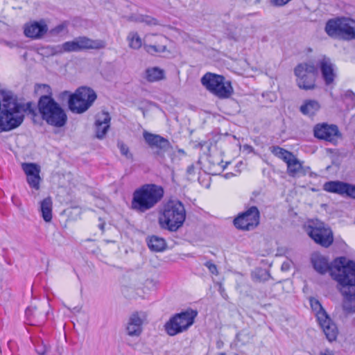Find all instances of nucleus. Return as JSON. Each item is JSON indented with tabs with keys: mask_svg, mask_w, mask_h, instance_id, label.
Returning <instances> with one entry per match:
<instances>
[{
	"mask_svg": "<svg viewBox=\"0 0 355 355\" xmlns=\"http://www.w3.org/2000/svg\"><path fill=\"white\" fill-rule=\"evenodd\" d=\"M26 109L12 92L0 90V132L19 127L24 121Z\"/></svg>",
	"mask_w": 355,
	"mask_h": 355,
	"instance_id": "f03ea898",
	"label": "nucleus"
},
{
	"mask_svg": "<svg viewBox=\"0 0 355 355\" xmlns=\"http://www.w3.org/2000/svg\"><path fill=\"white\" fill-rule=\"evenodd\" d=\"M286 164L288 173L291 176L294 177L300 173H305L302 163L295 155L286 162Z\"/></svg>",
	"mask_w": 355,
	"mask_h": 355,
	"instance_id": "4be33fe9",
	"label": "nucleus"
},
{
	"mask_svg": "<svg viewBox=\"0 0 355 355\" xmlns=\"http://www.w3.org/2000/svg\"><path fill=\"white\" fill-rule=\"evenodd\" d=\"M318 321L327 339L329 341L334 340L337 336L338 329L327 313L321 312L319 313Z\"/></svg>",
	"mask_w": 355,
	"mask_h": 355,
	"instance_id": "a211bd4d",
	"label": "nucleus"
},
{
	"mask_svg": "<svg viewBox=\"0 0 355 355\" xmlns=\"http://www.w3.org/2000/svg\"><path fill=\"white\" fill-rule=\"evenodd\" d=\"M126 342H127V344H128V345H130V346H133V344L130 342V340H127V341H126Z\"/></svg>",
	"mask_w": 355,
	"mask_h": 355,
	"instance_id": "603ef678",
	"label": "nucleus"
},
{
	"mask_svg": "<svg viewBox=\"0 0 355 355\" xmlns=\"http://www.w3.org/2000/svg\"><path fill=\"white\" fill-rule=\"evenodd\" d=\"M128 46L132 49H139L142 46V40L137 32L131 31L127 36Z\"/></svg>",
	"mask_w": 355,
	"mask_h": 355,
	"instance_id": "cd10ccee",
	"label": "nucleus"
},
{
	"mask_svg": "<svg viewBox=\"0 0 355 355\" xmlns=\"http://www.w3.org/2000/svg\"><path fill=\"white\" fill-rule=\"evenodd\" d=\"M129 19L135 22L145 23L148 25H156L157 24L156 19L148 15H132Z\"/></svg>",
	"mask_w": 355,
	"mask_h": 355,
	"instance_id": "7c9ffc66",
	"label": "nucleus"
},
{
	"mask_svg": "<svg viewBox=\"0 0 355 355\" xmlns=\"http://www.w3.org/2000/svg\"><path fill=\"white\" fill-rule=\"evenodd\" d=\"M310 304L312 308V309L316 312V316L318 319V315L321 312L326 313L325 311L323 309L322 305L320 304V302L314 298L310 299Z\"/></svg>",
	"mask_w": 355,
	"mask_h": 355,
	"instance_id": "e433bc0d",
	"label": "nucleus"
},
{
	"mask_svg": "<svg viewBox=\"0 0 355 355\" xmlns=\"http://www.w3.org/2000/svg\"><path fill=\"white\" fill-rule=\"evenodd\" d=\"M148 248L155 252H162L166 248L165 240L157 236H152L148 240Z\"/></svg>",
	"mask_w": 355,
	"mask_h": 355,
	"instance_id": "a878e982",
	"label": "nucleus"
},
{
	"mask_svg": "<svg viewBox=\"0 0 355 355\" xmlns=\"http://www.w3.org/2000/svg\"><path fill=\"white\" fill-rule=\"evenodd\" d=\"M314 269L320 274L329 272L338 283V288L343 296V309L347 313H355V261L345 257L336 258L331 266L327 259L315 254L311 258Z\"/></svg>",
	"mask_w": 355,
	"mask_h": 355,
	"instance_id": "f257e3e1",
	"label": "nucleus"
},
{
	"mask_svg": "<svg viewBox=\"0 0 355 355\" xmlns=\"http://www.w3.org/2000/svg\"><path fill=\"white\" fill-rule=\"evenodd\" d=\"M35 351L38 355H51L50 347L47 343L42 339H37L35 342Z\"/></svg>",
	"mask_w": 355,
	"mask_h": 355,
	"instance_id": "2f4dec72",
	"label": "nucleus"
},
{
	"mask_svg": "<svg viewBox=\"0 0 355 355\" xmlns=\"http://www.w3.org/2000/svg\"><path fill=\"white\" fill-rule=\"evenodd\" d=\"M95 92L87 87H81L70 96L68 105L70 110L76 114L86 112L96 99Z\"/></svg>",
	"mask_w": 355,
	"mask_h": 355,
	"instance_id": "9d476101",
	"label": "nucleus"
},
{
	"mask_svg": "<svg viewBox=\"0 0 355 355\" xmlns=\"http://www.w3.org/2000/svg\"><path fill=\"white\" fill-rule=\"evenodd\" d=\"M76 39L78 44L79 51L89 49H102L106 46L105 42L102 40H92L86 36L78 37Z\"/></svg>",
	"mask_w": 355,
	"mask_h": 355,
	"instance_id": "412c9836",
	"label": "nucleus"
},
{
	"mask_svg": "<svg viewBox=\"0 0 355 355\" xmlns=\"http://www.w3.org/2000/svg\"><path fill=\"white\" fill-rule=\"evenodd\" d=\"M205 266L209 269V272L213 275H218V270L216 266L211 261H208L205 263Z\"/></svg>",
	"mask_w": 355,
	"mask_h": 355,
	"instance_id": "ea45409f",
	"label": "nucleus"
},
{
	"mask_svg": "<svg viewBox=\"0 0 355 355\" xmlns=\"http://www.w3.org/2000/svg\"><path fill=\"white\" fill-rule=\"evenodd\" d=\"M147 315L144 311L132 313L125 324V334L130 338H139L143 332V326Z\"/></svg>",
	"mask_w": 355,
	"mask_h": 355,
	"instance_id": "ddd939ff",
	"label": "nucleus"
},
{
	"mask_svg": "<svg viewBox=\"0 0 355 355\" xmlns=\"http://www.w3.org/2000/svg\"><path fill=\"white\" fill-rule=\"evenodd\" d=\"M68 22L64 21L62 24L56 26L53 28H51L49 33L52 36H57L62 33H67Z\"/></svg>",
	"mask_w": 355,
	"mask_h": 355,
	"instance_id": "72a5a7b5",
	"label": "nucleus"
},
{
	"mask_svg": "<svg viewBox=\"0 0 355 355\" xmlns=\"http://www.w3.org/2000/svg\"><path fill=\"white\" fill-rule=\"evenodd\" d=\"M164 193V189L161 186L146 184L134 191L131 208L137 213H145L162 199Z\"/></svg>",
	"mask_w": 355,
	"mask_h": 355,
	"instance_id": "7ed1b4c3",
	"label": "nucleus"
},
{
	"mask_svg": "<svg viewBox=\"0 0 355 355\" xmlns=\"http://www.w3.org/2000/svg\"><path fill=\"white\" fill-rule=\"evenodd\" d=\"M260 213L255 206L250 207L241 213L234 220V224L238 229L251 230L259 224Z\"/></svg>",
	"mask_w": 355,
	"mask_h": 355,
	"instance_id": "f8f14e48",
	"label": "nucleus"
},
{
	"mask_svg": "<svg viewBox=\"0 0 355 355\" xmlns=\"http://www.w3.org/2000/svg\"><path fill=\"white\" fill-rule=\"evenodd\" d=\"M320 355H333V354L331 351L326 349L323 352H321Z\"/></svg>",
	"mask_w": 355,
	"mask_h": 355,
	"instance_id": "49530a36",
	"label": "nucleus"
},
{
	"mask_svg": "<svg viewBox=\"0 0 355 355\" xmlns=\"http://www.w3.org/2000/svg\"><path fill=\"white\" fill-rule=\"evenodd\" d=\"M72 94H71L69 91H64L59 94V98L61 100H64L65 98H67L69 101L70 96H72Z\"/></svg>",
	"mask_w": 355,
	"mask_h": 355,
	"instance_id": "37998d69",
	"label": "nucleus"
},
{
	"mask_svg": "<svg viewBox=\"0 0 355 355\" xmlns=\"http://www.w3.org/2000/svg\"><path fill=\"white\" fill-rule=\"evenodd\" d=\"M35 310H36L35 307H28V308H27L26 311H25L26 315L28 318H30L31 315L35 314Z\"/></svg>",
	"mask_w": 355,
	"mask_h": 355,
	"instance_id": "c03bdc74",
	"label": "nucleus"
},
{
	"mask_svg": "<svg viewBox=\"0 0 355 355\" xmlns=\"http://www.w3.org/2000/svg\"><path fill=\"white\" fill-rule=\"evenodd\" d=\"M319 67L325 84L327 85L331 84L336 76L335 64L331 62L330 58L324 56L319 61Z\"/></svg>",
	"mask_w": 355,
	"mask_h": 355,
	"instance_id": "6ab92c4d",
	"label": "nucleus"
},
{
	"mask_svg": "<svg viewBox=\"0 0 355 355\" xmlns=\"http://www.w3.org/2000/svg\"><path fill=\"white\" fill-rule=\"evenodd\" d=\"M185 218L184 205L179 200H169L164 206L159 223L162 228L175 232L182 226Z\"/></svg>",
	"mask_w": 355,
	"mask_h": 355,
	"instance_id": "39448f33",
	"label": "nucleus"
},
{
	"mask_svg": "<svg viewBox=\"0 0 355 355\" xmlns=\"http://www.w3.org/2000/svg\"><path fill=\"white\" fill-rule=\"evenodd\" d=\"M347 187V183L339 181H329L324 184V190L331 193L338 194H345V189Z\"/></svg>",
	"mask_w": 355,
	"mask_h": 355,
	"instance_id": "b1692460",
	"label": "nucleus"
},
{
	"mask_svg": "<svg viewBox=\"0 0 355 355\" xmlns=\"http://www.w3.org/2000/svg\"><path fill=\"white\" fill-rule=\"evenodd\" d=\"M146 79L150 82L158 81L164 78V71L159 67H152L146 71Z\"/></svg>",
	"mask_w": 355,
	"mask_h": 355,
	"instance_id": "bb28decb",
	"label": "nucleus"
},
{
	"mask_svg": "<svg viewBox=\"0 0 355 355\" xmlns=\"http://www.w3.org/2000/svg\"><path fill=\"white\" fill-rule=\"evenodd\" d=\"M187 172L189 175H192L195 172V167L193 165H190L187 167Z\"/></svg>",
	"mask_w": 355,
	"mask_h": 355,
	"instance_id": "a18cd8bd",
	"label": "nucleus"
},
{
	"mask_svg": "<svg viewBox=\"0 0 355 355\" xmlns=\"http://www.w3.org/2000/svg\"><path fill=\"white\" fill-rule=\"evenodd\" d=\"M345 194L355 198V186L347 184V187L345 189Z\"/></svg>",
	"mask_w": 355,
	"mask_h": 355,
	"instance_id": "a19ab883",
	"label": "nucleus"
},
{
	"mask_svg": "<svg viewBox=\"0 0 355 355\" xmlns=\"http://www.w3.org/2000/svg\"><path fill=\"white\" fill-rule=\"evenodd\" d=\"M144 139L151 148H155L156 154L160 155L171 148L169 141L163 137L144 131Z\"/></svg>",
	"mask_w": 355,
	"mask_h": 355,
	"instance_id": "2eb2a0df",
	"label": "nucleus"
},
{
	"mask_svg": "<svg viewBox=\"0 0 355 355\" xmlns=\"http://www.w3.org/2000/svg\"><path fill=\"white\" fill-rule=\"evenodd\" d=\"M37 106L42 119L49 125L61 128L66 124L67 116L64 110L50 95L42 96Z\"/></svg>",
	"mask_w": 355,
	"mask_h": 355,
	"instance_id": "20e7f679",
	"label": "nucleus"
},
{
	"mask_svg": "<svg viewBox=\"0 0 355 355\" xmlns=\"http://www.w3.org/2000/svg\"><path fill=\"white\" fill-rule=\"evenodd\" d=\"M297 76V84L301 89L305 90L313 89L315 87V78L317 69L312 64L301 63L294 69Z\"/></svg>",
	"mask_w": 355,
	"mask_h": 355,
	"instance_id": "9b49d317",
	"label": "nucleus"
},
{
	"mask_svg": "<svg viewBox=\"0 0 355 355\" xmlns=\"http://www.w3.org/2000/svg\"><path fill=\"white\" fill-rule=\"evenodd\" d=\"M117 146L123 155L128 159H132V155L129 152V148L125 144L119 142Z\"/></svg>",
	"mask_w": 355,
	"mask_h": 355,
	"instance_id": "58836bf2",
	"label": "nucleus"
},
{
	"mask_svg": "<svg viewBox=\"0 0 355 355\" xmlns=\"http://www.w3.org/2000/svg\"><path fill=\"white\" fill-rule=\"evenodd\" d=\"M104 225H105V223H101L99 224V228L101 230H104Z\"/></svg>",
	"mask_w": 355,
	"mask_h": 355,
	"instance_id": "3c124183",
	"label": "nucleus"
},
{
	"mask_svg": "<svg viewBox=\"0 0 355 355\" xmlns=\"http://www.w3.org/2000/svg\"><path fill=\"white\" fill-rule=\"evenodd\" d=\"M44 87H46L48 89V91L50 90V87L49 85H44Z\"/></svg>",
	"mask_w": 355,
	"mask_h": 355,
	"instance_id": "6e6d98bb",
	"label": "nucleus"
},
{
	"mask_svg": "<svg viewBox=\"0 0 355 355\" xmlns=\"http://www.w3.org/2000/svg\"><path fill=\"white\" fill-rule=\"evenodd\" d=\"M289 268V264L288 263H284L282 266V270H287Z\"/></svg>",
	"mask_w": 355,
	"mask_h": 355,
	"instance_id": "8fccbe9b",
	"label": "nucleus"
},
{
	"mask_svg": "<svg viewBox=\"0 0 355 355\" xmlns=\"http://www.w3.org/2000/svg\"><path fill=\"white\" fill-rule=\"evenodd\" d=\"M209 173L215 175H219L221 172H223L229 164L228 162H226L225 164H223V161L220 159H218L216 162L214 160L209 159Z\"/></svg>",
	"mask_w": 355,
	"mask_h": 355,
	"instance_id": "c85d7f7f",
	"label": "nucleus"
},
{
	"mask_svg": "<svg viewBox=\"0 0 355 355\" xmlns=\"http://www.w3.org/2000/svg\"><path fill=\"white\" fill-rule=\"evenodd\" d=\"M313 133L317 139L331 143L336 141L340 135L337 125L326 123L316 124L313 128Z\"/></svg>",
	"mask_w": 355,
	"mask_h": 355,
	"instance_id": "4468645a",
	"label": "nucleus"
},
{
	"mask_svg": "<svg viewBox=\"0 0 355 355\" xmlns=\"http://www.w3.org/2000/svg\"><path fill=\"white\" fill-rule=\"evenodd\" d=\"M198 312L191 309L176 313L164 324V330L170 336H174L189 329L194 323Z\"/></svg>",
	"mask_w": 355,
	"mask_h": 355,
	"instance_id": "0eeeda50",
	"label": "nucleus"
},
{
	"mask_svg": "<svg viewBox=\"0 0 355 355\" xmlns=\"http://www.w3.org/2000/svg\"><path fill=\"white\" fill-rule=\"evenodd\" d=\"M74 310H75L76 311H77V312H79V311H80V308H78V307H75V308H74Z\"/></svg>",
	"mask_w": 355,
	"mask_h": 355,
	"instance_id": "864d4df0",
	"label": "nucleus"
},
{
	"mask_svg": "<svg viewBox=\"0 0 355 355\" xmlns=\"http://www.w3.org/2000/svg\"><path fill=\"white\" fill-rule=\"evenodd\" d=\"M200 81L209 92L219 98H227L233 93V88L230 82L226 81L223 76L206 73L201 78Z\"/></svg>",
	"mask_w": 355,
	"mask_h": 355,
	"instance_id": "6e6552de",
	"label": "nucleus"
},
{
	"mask_svg": "<svg viewBox=\"0 0 355 355\" xmlns=\"http://www.w3.org/2000/svg\"><path fill=\"white\" fill-rule=\"evenodd\" d=\"M48 31V26L45 21H33L24 26V34L31 39L37 40L43 37Z\"/></svg>",
	"mask_w": 355,
	"mask_h": 355,
	"instance_id": "f3484780",
	"label": "nucleus"
},
{
	"mask_svg": "<svg viewBox=\"0 0 355 355\" xmlns=\"http://www.w3.org/2000/svg\"><path fill=\"white\" fill-rule=\"evenodd\" d=\"M345 101L348 108L352 109L355 107V94L351 90L346 92L345 94Z\"/></svg>",
	"mask_w": 355,
	"mask_h": 355,
	"instance_id": "c9c22d12",
	"label": "nucleus"
},
{
	"mask_svg": "<svg viewBox=\"0 0 355 355\" xmlns=\"http://www.w3.org/2000/svg\"><path fill=\"white\" fill-rule=\"evenodd\" d=\"M320 108L319 103L315 100H306L300 106V112L304 115L313 116Z\"/></svg>",
	"mask_w": 355,
	"mask_h": 355,
	"instance_id": "5701e85b",
	"label": "nucleus"
},
{
	"mask_svg": "<svg viewBox=\"0 0 355 355\" xmlns=\"http://www.w3.org/2000/svg\"><path fill=\"white\" fill-rule=\"evenodd\" d=\"M60 45L62 53L70 52H79L78 44H77L76 38L72 41L65 42Z\"/></svg>",
	"mask_w": 355,
	"mask_h": 355,
	"instance_id": "473e14b6",
	"label": "nucleus"
},
{
	"mask_svg": "<svg viewBox=\"0 0 355 355\" xmlns=\"http://www.w3.org/2000/svg\"><path fill=\"white\" fill-rule=\"evenodd\" d=\"M111 117L107 112H102L96 115L95 121L96 136L98 139L104 138L110 126Z\"/></svg>",
	"mask_w": 355,
	"mask_h": 355,
	"instance_id": "aec40b11",
	"label": "nucleus"
},
{
	"mask_svg": "<svg viewBox=\"0 0 355 355\" xmlns=\"http://www.w3.org/2000/svg\"><path fill=\"white\" fill-rule=\"evenodd\" d=\"M240 335H241V333H239V334H236V338H237L238 340H240V339H239Z\"/></svg>",
	"mask_w": 355,
	"mask_h": 355,
	"instance_id": "5fc2aeb1",
	"label": "nucleus"
},
{
	"mask_svg": "<svg viewBox=\"0 0 355 355\" xmlns=\"http://www.w3.org/2000/svg\"><path fill=\"white\" fill-rule=\"evenodd\" d=\"M246 2H248V3H251V4H257V3H259L261 0H245Z\"/></svg>",
	"mask_w": 355,
	"mask_h": 355,
	"instance_id": "09e8293b",
	"label": "nucleus"
},
{
	"mask_svg": "<svg viewBox=\"0 0 355 355\" xmlns=\"http://www.w3.org/2000/svg\"><path fill=\"white\" fill-rule=\"evenodd\" d=\"M21 168L26 175L28 185L35 189H40L41 178L40 176V166L35 163H22Z\"/></svg>",
	"mask_w": 355,
	"mask_h": 355,
	"instance_id": "dca6fc26",
	"label": "nucleus"
},
{
	"mask_svg": "<svg viewBox=\"0 0 355 355\" xmlns=\"http://www.w3.org/2000/svg\"><path fill=\"white\" fill-rule=\"evenodd\" d=\"M145 49L148 53H153L165 51L166 46L164 45H147L145 46Z\"/></svg>",
	"mask_w": 355,
	"mask_h": 355,
	"instance_id": "4c0bfd02",
	"label": "nucleus"
},
{
	"mask_svg": "<svg viewBox=\"0 0 355 355\" xmlns=\"http://www.w3.org/2000/svg\"><path fill=\"white\" fill-rule=\"evenodd\" d=\"M271 152L274 155L277 157L279 159H282L284 160L286 163L289 159L293 158V156L294 155L292 153L279 147V146H272L271 148Z\"/></svg>",
	"mask_w": 355,
	"mask_h": 355,
	"instance_id": "c756f323",
	"label": "nucleus"
},
{
	"mask_svg": "<svg viewBox=\"0 0 355 355\" xmlns=\"http://www.w3.org/2000/svg\"><path fill=\"white\" fill-rule=\"evenodd\" d=\"M40 211L45 222H50L52 219V200L51 198H44L40 202Z\"/></svg>",
	"mask_w": 355,
	"mask_h": 355,
	"instance_id": "393cba45",
	"label": "nucleus"
},
{
	"mask_svg": "<svg viewBox=\"0 0 355 355\" xmlns=\"http://www.w3.org/2000/svg\"><path fill=\"white\" fill-rule=\"evenodd\" d=\"M44 53L48 56H53L56 55L62 54L61 45H49L44 49Z\"/></svg>",
	"mask_w": 355,
	"mask_h": 355,
	"instance_id": "f704fd0d",
	"label": "nucleus"
},
{
	"mask_svg": "<svg viewBox=\"0 0 355 355\" xmlns=\"http://www.w3.org/2000/svg\"><path fill=\"white\" fill-rule=\"evenodd\" d=\"M307 234L317 243L324 248L329 247L334 242V234L331 228L319 220L309 221L304 225Z\"/></svg>",
	"mask_w": 355,
	"mask_h": 355,
	"instance_id": "1a4fd4ad",
	"label": "nucleus"
},
{
	"mask_svg": "<svg viewBox=\"0 0 355 355\" xmlns=\"http://www.w3.org/2000/svg\"><path fill=\"white\" fill-rule=\"evenodd\" d=\"M234 176V174L233 173H227L223 175V177L225 178V179H229L232 177Z\"/></svg>",
	"mask_w": 355,
	"mask_h": 355,
	"instance_id": "de8ad7c7",
	"label": "nucleus"
},
{
	"mask_svg": "<svg viewBox=\"0 0 355 355\" xmlns=\"http://www.w3.org/2000/svg\"><path fill=\"white\" fill-rule=\"evenodd\" d=\"M325 32L334 39L355 40V19L350 17H336L327 21Z\"/></svg>",
	"mask_w": 355,
	"mask_h": 355,
	"instance_id": "423d86ee",
	"label": "nucleus"
},
{
	"mask_svg": "<svg viewBox=\"0 0 355 355\" xmlns=\"http://www.w3.org/2000/svg\"><path fill=\"white\" fill-rule=\"evenodd\" d=\"M291 0H270L272 5L275 6H283L290 2Z\"/></svg>",
	"mask_w": 355,
	"mask_h": 355,
	"instance_id": "79ce46f5",
	"label": "nucleus"
}]
</instances>
